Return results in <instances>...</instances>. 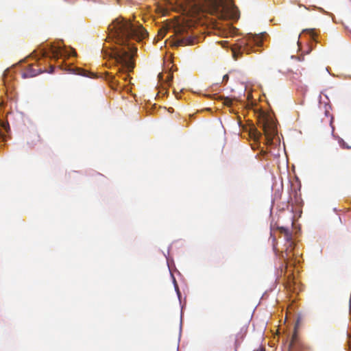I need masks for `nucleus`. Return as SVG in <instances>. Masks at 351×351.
<instances>
[{"instance_id":"nucleus-2","label":"nucleus","mask_w":351,"mask_h":351,"mask_svg":"<svg viewBox=\"0 0 351 351\" xmlns=\"http://www.w3.org/2000/svg\"><path fill=\"white\" fill-rule=\"evenodd\" d=\"M170 5H176L187 14L208 10L218 19L237 20L239 11L232 0H167Z\"/></svg>"},{"instance_id":"nucleus-17","label":"nucleus","mask_w":351,"mask_h":351,"mask_svg":"<svg viewBox=\"0 0 351 351\" xmlns=\"http://www.w3.org/2000/svg\"><path fill=\"white\" fill-rule=\"evenodd\" d=\"M0 139H2L3 141H5V136L2 132V131L0 130Z\"/></svg>"},{"instance_id":"nucleus-16","label":"nucleus","mask_w":351,"mask_h":351,"mask_svg":"<svg viewBox=\"0 0 351 351\" xmlns=\"http://www.w3.org/2000/svg\"><path fill=\"white\" fill-rule=\"evenodd\" d=\"M1 127L6 131L8 132L10 130V125L8 122H3L1 124Z\"/></svg>"},{"instance_id":"nucleus-1","label":"nucleus","mask_w":351,"mask_h":351,"mask_svg":"<svg viewBox=\"0 0 351 351\" xmlns=\"http://www.w3.org/2000/svg\"><path fill=\"white\" fill-rule=\"evenodd\" d=\"M108 30L115 38L117 46L110 49H104V58L114 59L121 66L119 77L126 80L129 73L135 66L134 56L137 48L132 40L141 41L147 36L146 29L138 23H132L123 18L116 19L108 26Z\"/></svg>"},{"instance_id":"nucleus-5","label":"nucleus","mask_w":351,"mask_h":351,"mask_svg":"<svg viewBox=\"0 0 351 351\" xmlns=\"http://www.w3.org/2000/svg\"><path fill=\"white\" fill-rule=\"evenodd\" d=\"M259 125L264 132L267 141L271 143L277 133L275 123L271 119L264 117L262 121H259Z\"/></svg>"},{"instance_id":"nucleus-11","label":"nucleus","mask_w":351,"mask_h":351,"mask_svg":"<svg viewBox=\"0 0 351 351\" xmlns=\"http://www.w3.org/2000/svg\"><path fill=\"white\" fill-rule=\"evenodd\" d=\"M51 53H52V57L53 58L58 59L59 58V56H61L60 48H57V49L52 48L51 49Z\"/></svg>"},{"instance_id":"nucleus-7","label":"nucleus","mask_w":351,"mask_h":351,"mask_svg":"<svg viewBox=\"0 0 351 351\" xmlns=\"http://www.w3.org/2000/svg\"><path fill=\"white\" fill-rule=\"evenodd\" d=\"M36 66L37 68L35 69L33 64H29L27 68L22 73L23 78L33 77L43 72L47 71L45 69L40 68L38 66Z\"/></svg>"},{"instance_id":"nucleus-9","label":"nucleus","mask_w":351,"mask_h":351,"mask_svg":"<svg viewBox=\"0 0 351 351\" xmlns=\"http://www.w3.org/2000/svg\"><path fill=\"white\" fill-rule=\"evenodd\" d=\"M106 80L109 82L112 88H116L115 86L119 84L116 77L110 73H106Z\"/></svg>"},{"instance_id":"nucleus-15","label":"nucleus","mask_w":351,"mask_h":351,"mask_svg":"<svg viewBox=\"0 0 351 351\" xmlns=\"http://www.w3.org/2000/svg\"><path fill=\"white\" fill-rule=\"evenodd\" d=\"M289 252H288V250L287 249L285 252H282L281 253V258L284 260V261H286L288 257H289Z\"/></svg>"},{"instance_id":"nucleus-13","label":"nucleus","mask_w":351,"mask_h":351,"mask_svg":"<svg viewBox=\"0 0 351 351\" xmlns=\"http://www.w3.org/2000/svg\"><path fill=\"white\" fill-rule=\"evenodd\" d=\"M167 32V29L166 27H162L158 30V39H162L165 37Z\"/></svg>"},{"instance_id":"nucleus-20","label":"nucleus","mask_w":351,"mask_h":351,"mask_svg":"<svg viewBox=\"0 0 351 351\" xmlns=\"http://www.w3.org/2000/svg\"><path fill=\"white\" fill-rule=\"evenodd\" d=\"M276 238L273 237V242L274 243V242H276Z\"/></svg>"},{"instance_id":"nucleus-14","label":"nucleus","mask_w":351,"mask_h":351,"mask_svg":"<svg viewBox=\"0 0 351 351\" xmlns=\"http://www.w3.org/2000/svg\"><path fill=\"white\" fill-rule=\"evenodd\" d=\"M339 143L343 149H351V146L348 145L343 139L339 140Z\"/></svg>"},{"instance_id":"nucleus-4","label":"nucleus","mask_w":351,"mask_h":351,"mask_svg":"<svg viewBox=\"0 0 351 351\" xmlns=\"http://www.w3.org/2000/svg\"><path fill=\"white\" fill-rule=\"evenodd\" d=\"M176 39L175 46L194 45L199 43V38L193 35L191 30L183 25H178L174 29Z\"/></svg>"},{"instance_id":"nucleus-18","label":"nucleus","mask_w":351,"mask_h":351,"mask_svg":"<svg viewBox=\"0 0 351 351\" xmlns=\"http://www.w3.org/2000/svg\"><path fill=\"white\" fill-rule=\"evenodd\" d=\"M50 69H50V71H49V73H52V72L53 71L54 66H52V65H51V66H50Z\"/></svg>"},{"instance_id":"nucleus-12","label":"nucleus","mask_w":351,"mask_h":351,"mask_svg":"<svg viewBox=\"0 0 351 351\" xmlns=\"http://www.w3.org/2000/svg\"><path fill=\"white\" fill-rule=\"evenodd\" d=\"M325 116H326V118L324 119L326 123H328L331 126V128L332 129V131H333L334 130V127L332 125V121H333V117H329L328 111L325 112Z\"/></svg>"},{"instance_id":"nucleus-19","label":"nucleus","mask_w":351,"mask_h":351,"mask_svg":"<svg viewBox=\"0 0 351 351\" xmlns=\"http://www.w3.org/2000/svg\"><path fill=\"white\" fill-rule=\"evenodd\" d=\"M228 80V75H225L223 77V80L225 81V80Z\"/></svg>"},{"instance_id":"nucleus-3","label":"nucleus","mask_w":351,"mask_h":351,"mask_svg":"<svg viewBox=\"0 0 351 351\" xmlns=\"http://www.w3.org/2000/svg\"><path fill=\"white\" fill-rule=\"evenodd\" d=\"M263 34H248L246 36L239 40L232 48V56L237 60L241 54L245 53L250 54L257 51L256 47H261L263 45Z\"/></svg>"},{"instance_id":"nucleus-10","label":"nucleus","mask_w":351,"mask_h":351,"mask_svg":"<svg viewBox=\"0 0 351 351\" xmlns=\"http://www.w3.org/2000/svg\"><path fill=\"white\" fill-rule=\"evenodd\" d=\"M41 141V138L38 134H33L30 136V141L28 142L30 146L34 147Z\"/></svg>"},{"instance_id":"nucleus-6","label":"nucleus","mask_w":351,"mask_h":351,"mask_svg":"<svg viewBox=\"0 0 351 351\" xmlns=\"http://www.w3.org/2000/svg\"><path fill=\"white\" fill-rule=\"evenodd\" d=\"M310 348L305 345L298 335L296 329L289 344V351H309Z\"/></svg>"},{"instance_id":"nucleus-8","label":"nucleus","mask_w":351,"mask_h":351,"mask_svg":"<svg viewBox=\"0 0 351 351\" xmlns=\"http://www.w3.org/2000/svg\"><path fill=\"white\" fill-rule=\"evenodd\" d=\"M276 229L285 237V240L289 242V246L291 247L293 245L291 232L288 228L282 226H278Z\"/></svg>"}]
</instances>
